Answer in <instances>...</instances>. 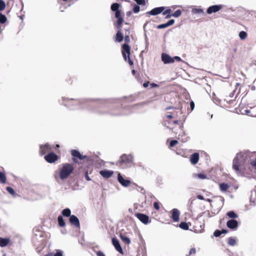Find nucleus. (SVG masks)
Here are the masks:
<instances>
[{
  "label": "nucleus",
  "mask_w": 256,
  "mask_h": 256,
  "mask_svg": "<svg viewBox=\"0 0 256 256\" xmlns=\"http://www.w3.org/2000/svg\"><path fill=\"white\" fill-rule=\"evenodd\" d=\"M254 157H256V152H252L246 150L239 152L233 160V169L237 173H240L245 162L248 160H251L252 158Z\"/></svg>",
  "instance_id": "1"
},
{
  "label": "nucleus",
  "mask_w": 256,
  "mask_h": 256,
  "mask_svg": "<svg viewBox=\"0 0 256 256\" xmlns=\"http://www.w3.org/2000/svg\"><path fill=\"white\" fill-rule=\"evenodd\" d=\"M74 167L72 164L66 163L62 164V167L59 169L58 176L61 180H64L72 173Z\"/></svg>",
  "instance_id": "2"
},
{
  "label": "nucleus",
  "mask_w": 256,
  "mask_h": 256,
  "mask_svg": "<svg viewBox=\"0 0 256 256\" xmlns=\"http://www.w3.org/2000/svg\"><path fill=\"white\" fill-rule=\"evenodd\" d=\"M132 163V157L131 155L122 154L116 162V164L124 168L130 166Z\"/></svg>",
  "instance_id": "3"
},
{
  "label": "nucleus",
  "mask_w": 256,
  "mask_h": 256,
  "mask_svg": "<svg viewBox=\"0 0 256 256\" xmlns=\"http://www.w3.org/2000/svg\"><path fill=\"white\" fill-rule=\"evenodd\" d=\"M122 54L124 59L128 61L130 66L134 64L133 61L130 58V47L127 44H124L122 46Z\"/></svg>",
  "instance_id": "4"
},
{
  "label": "nucleus",
  "mask_w": 256,
  "mask_h": 256,
  "mask_svg": "<svg viewBox=\"0 0 256 256\" xmlns=\"http://www.w3.org/2000/svg\"><path fill=\"white\" fill-rule=\"evenodd\" d=\"M168 122L170 125H172V124L178 125V126L179 128L180 129V130H181V132L178 134V136L177 137L178 139L179 140H181L183 142H185L186 141V138H182L183 136H186L185 134L184 131V129H183L184 126H183L182 123H180L178 120H169Z\"/></svg>",
  "instance_id": "5"
},
{
  "label": "nucleus",
  "mask_w": 256,
  "mask_h": 256,
  "mask_svg": "<svg viewBox=\"0 0 256 256\" xmlns=\"http://www.w3.org/2000/svg\"><path fill=\"white\" fill-rule=\"evenodd\" d=\"M240 83H236V88L233 90V92L230 93L229 96H226V98H224V100L226 101L228 104H233L236 100V97L234 98H232L234 96V94L235 92H236V94H238L240 92Z\"/></svg>",
  "instance_id": "6"
},
{
  "label": "nucleus",
  "mask_w": 256,
  "mask_h": 256,
  "mask_svg": "<svg viewBox=\"0 0 256 256\" xmlns=\"http://www.w3.org/2000/svg\"><path fill=\"white\" fill-rule=\"evenodd\" d=\"M70 154L72 156V161L76 164H80L78 160H82L88 158L86 156L81 154L80 152L76 150H70Z\"/></svg>",
  "instance_id": "7"
},
{
  "label": "nucleus",
  "mask_w": 256,
  "mask_h": 256,
  "mask_svg": "<svg viewBox=\"0 0 256 256\" xmlns=\"http://www.w3.org/2000/svg\"><path fill=\"white\" fill-rule=\"evenodd\" d=\"M52 147L49 144L46 143L44 144L40 145L39 153L41 156H43L52 152Z\"/></svg>",
  "instance_id": "8"
},
{
  "label": "nucleus",
  "mask_w": 256,
  "mask_h": 256,
  "mask_svg": "<svg viewBox=\"0 0 256 256\" xmlns=\"http://www.w3.org/2000/svg\"><path fill=\"white\" fill-rule=\"evenodd\" d=\"M59 157L54 152H50L44 156V160L48 163H54L57 161Z\"/></svg>",
  "instance_id": "9"
},
{
  "label": "nucleus",
  "mask_w": 256,
  "mask_h": 256,
  "mask_svg": "<svg viewBox=\"0 0 256 256\" xmlns=\"http://www.w3.org/2000/svg\"><path fill=\"white\" fill-rule=\"evenodd\" d=\"M246 114L252 117H256V104L254 105L252 104H248V108L244 110Z\"/></svg>",
  "instance_id": "10"
},
{
  "label": "nucleus",
  "mask_w": 256,
  "mask_h": 256,
  "mask_svg": "<svg viewBox=\"0 0 256 256\" xmlns=\"http://www.w3.org/2000/svg\"><path fill=\"white\" fill-rule=\"evenodd\" d=\"M134 215L142 222L145 224L150 222V220H149V216L145 214L136 213Z\"/></svg>",
  "instance_id": "11"
},
{
  "label": "nucleus",
  "mask_w": 256,
  "mask_h": 256,
  "mask_svg": "<svg viewBox=\"0 0 256 256\" xmlns=\"http://www.w3.org/2000/svg\"><path fill=\"white\" fill-rule=\"evenodd\" d=\"M162 60L164 64H172L174 62V58L166 53H162Z\"/></svg>",
  "instance_id": "12"
},
{
  "label": "nucleus",
  "mask_w": 256,
  "mask_h": 256,
  "mask_svg": "<svg viewBox=\"0 0 256 256\" xmlns=\"http://www.w3.org/2000/svg\"><path fill=\"white\" fill-rule=\"evenodd\" d=\"M118 31L116 35L115 40L117 42H121L124 39V34L122 32V26H117Z\"/></svg>",
  "instance_id": "13"
},
{
  "label": "nucleus",
  "mask_w": 256,
  "mask_h": 256,
  "mask_svg": "<svg viewBox=\"0 0 256 256\" xmlns=\"http://www.w3.org/2000/svg\"><path fill=\"white\" fill-rule=\"evenodd\" d=\"M165 9L164 6H160L153 8L150 11L147 12V14L156 16L162 12Z\"/></svg>",
  "instance_id": "14"
},
{
  "label": "nucleus",
  "mask_w": 256,
  "mask_h": 256,
  "mask_svg": "<svg viewBox=\"0 0 256 256\" xmlns=\"http://www.w3.org/2000/svg\"><path fill=\"white\" fill-rule=\"evenodd\" d=\"M118 182L124 186H128L130 184V181L125 180L120 174H118Z\"/></svg>",
  "instance_id": "15"
},
{
  "label": "nucleus",
  "mask_w": 256,
  "mask_h": 256,
  "mask_svg": "<svg viewBox=\"0 0 256 256\" xmlns=\"http://www.w3.org/2000/svg\"><path fill=\"white\" fill-rule=\"evenodd\" d=\"M70 222L73 226H74L76 228L80 227V224L79 222V220L78 218L74 215H72L69 218Z\"/></svg>",
  "instance_id": "16"
},
{
  "label": "nucleus",
  "mask_w": 256,
  "mask_h": 256,
  "mask_svg": "<svg viewBox=\"0 0 256 256\" xmlns=\"http://www.w3.org/2000/svg\"><path fill=\"white\" fill-rule=\"evenodd\" d=\"M222 8V6L220 5H214L210 6L206 10V12L208 14H211L212 12H216L219 11Z\"/></svg>",
  "instance_id": "17"
},
{
  "label": "nucleus",
  "mask_w": 256,
  "mask_h": 256,
  "mask_svg": "<svg viewBox=\"0 0 256 256\" xmlns=\"http://www.w3.org/2000/svg\"><path fill=\"white\" fill-rule=\"evenodd\" d=\"M180 213L178 210L174 208L172 210V218L174 222H177L180 220Z\"/></svg>",
  "instance_id": "18"
},
{
  "label": "nucleus",
  "mask_w": 256,
  "mask_h": 256,
  "mask_svg": "<svg viewBox=\"0 0 256 256\" xmlns=\"http://www.w3.org/2000/svg\"><path fill=\"white\" fill-rule=\"evenodd\" d=\"M227 226L230 229H236L238 226V222L235 220H230L226 222Z\"/></svg>",
  "instance_id": "19"
},
{
  "label": "nucleus",
  "mask_w": 256,
  "mask_h": 256,
  "mask_svg": "<svg viewBox=\"0 0 256 256\" xmlns=\"http://www.w3.org/2000/svg\"><path fill=\"white\" fill-rule=\"evenodd\" d=\"M112 243L115 248L119 252L122 254V248L119 243L118 240H117L116 238H112Z\"/></svg>",
  "instance_id": "20"
},
{
  "label": "nucleus",
  "mask_w": 256,
  "mask_h": 256,
  "mask_svg": "<svg viewBox=\"0 0 256 256\" xmlns=\"http://www.w3.org/2000/svg\"><path fill=\"white\" fill-rule=\"evenodd\" d=\"M100 174L104 178H108L112 176L114 172L108 170H102L100 172Z\"/></svg>",
  "instance_id": "21"
},
{
  "label": "nucleus",
  "mask_w": 256,
  "mask_h": 256,
  "mask_svg": "<svg viewBox=\"0 0 256 256\" xmlns=\"http://www.w3.org/2000/svg\"><path fill=\"white\" fill-rule=\"evenodd\" d=\"M200 158L199 154L198 152H195L192 154L190 157V162L192 164H196Z\"/></svg>",
  "instance_id": "22"
},
{
  "label": "nucleus",
  "mask_w": 256,
  "mask_h": 256,
  "mask_svg": "<svg viewBox=\"0 0 256 256\" xmlns=\"http://www.w3.org/2000/svg\"><path fill=\"white\" fill-rule=\"evenodd\" d=\"M115 17L118 18L117 26H121L124 22V19L121 16V12L120 10L115 12Z\"/></svg>",
  "instance_id": "23"
},
{
  "label": "nucleus",
  "mask_w": 256,
  "mask_h": 256,
  "mask_svg": "<svg viewBox=\"0 0 256 256\" xmlns=\"http://www.w3.org/2000/svg\"><path fill=\"white\" fill-rule=\"evenodd\" d=\"M174 22V20L172 19L170 20L168 22L164 24H159L157 26L158 29L164 28L172 25Z\"/></svg>",
  "instance_id": "24"
},
{
  "label": "nucleus",
  "mask_w": 256,
  "mask_h": 256,
  "mask_svg": "<svg viewBox=\"0 0 256 256\" xmlns=\"http://www.w3.org/2000/svg\"><path fill=\"white\" fill-rule=\"evenodd\" d=\"M10 242V240L8 238H2L0 237V246L1 247H4L6 246Z\"/></svg>",
  "instance_id": "25"
},
{
  "label": "nucleus",
  "mask_w": 256,
  "mask_h": 256,
  "mask_svg": "<svg viewBox=\"0 0 256 256\" xmlns=\"http://www.w3.org/2000/svg\"><path fill=\"white\" fill-rule=\"evenodd\" d=\"M219 186L220 190L224 192L226 191L230 187L228 184L224 182L220 184Z\"/></svg>",
  "instance_id": "26"
},
{
  "label": "nucleus",
  "mask_w": 256,
  "mask_h": 256,
  "mask_svg": "<svg viewBox=\"0 0 256 256\" xmlns=\"http://www.w3.org/2000/svg\"><path fill=\"white\" fill-rule=\"evenodd\" d=\"M250 166L251 171L254 170V172H256V158L254 160H251Z\"/></svg>",
  "instance_id": "27"
},
{
  "label": "nucleus",
  "mask_w": 256,
  "mask_h": 256,
  "mask_svg": "<svg viewBox=\"0 0 256 256\" xmlns=\"http://www.w3.org/2000/svg\"><path fill=\"white\" fill-rule=\"evenodd\" d=\"M58 226L60 227H64L66 226V222L62 216H59L58 218Z\"/></svg>",
  "instance_id": "28"
},
{
  "label": "nucleus",
  "mask_w": 256,
  "mask_h": 256,
  "mask_svg": "<svg viewBox=\"0 0 256 256\" xmlns=\"http://www.w3.org/2000/svg\"><path fill=\"white\" fill-rule=\"evenodd\" d=\"M62 214L63 216H66V217H69V216L70 217L72 216L70 214H71V211L68 208H65V209L63 210L62 212Z\"/></svg>",
  "instance_id": "29"
},
{
  "label": "nucleus",
  "mask_w": 256,
  "mask_h": 256,
  "mask_svg": "<svg viewBox=\"0 0 256 256\" xmlns=\"http://www.w3.org/2000/svg\"><path fill=\"white\" fill-rule=\"evenodd\" d=\"M6 182V174L2 172H0V183L4 184Z\"/></svg>",
  "instance_id": "30"
},
{
  "label": "nucleus",
  "mask_w": 256,
  "mask_h": 256,
  "mask_svg": "<svg viewBox=\"0 0 256 256\" xmlns=\"http://www.w3.org/2000/svg\"><path fill=\"white\" fill-rule=\"evenodd\" d=\"M180 228L184 230H188L189 228V225L188 223L186 222H182L179 224Z\"/></svg>",
  "instance_id": "31"
},
{
  "label": "nucleus",
  "mask_w": 256,
  "mask_h": 256,
  "mask_svg": "<svg viewBox=\"0 0 256 256\" xmlns=\"http://www.w3.org/2000/svg\"><path fill=\"white\" fill-rule=\"evenodd\" d=\"M226 215L230 218H236L238 217V215L234 211H230L227 212Z\"/></svg>",
  "instance_id": "32"
},
{
  "label": "nucleus",
  "mask_w": 256,
  "mask_h": 256,
  "mask_svg": "<svg viewBox=\"0 0 256 256\" xmlns=\"http://www.w3.org/2000/svg\"><path fill=\"white\" fill-rule=\"evenodd\" d=\"M194 177L202 180L206 179L207 178L206 175L204 174H194Z\"/></svg>",
  "instance_id": "33"
},
{
  "label": "nucleus",
  "mask_w": 256,
  "mask_h": 256,
  "mask_svg": "<svg viewBox=\"0 0 256 256\" xmlns=\"http://www.w3.org/2000/svg\"><path fill=\"white\" fill-rule=\"evenodd\" d=\"M120 238L122 241H124L126 244H128L130 243V239L127 237L126 236H124L123 235H120Z\"/></svg>",
  "instance_id": "34"
},
{
  "label": "nucleus",
  "mask_w": 256,
  "mask_h": 256,
  "mask_svg": "<svg viewBox=\"0 0 256 256\" xmlns=\"http://www.w3.org/2000/svg\"><path fill=\"white\" fill-rule=\"evenodd\" d=\"M120 4L118 3H114L111 6V10L114 12H116L119 10Z\"/></svg>",
  "instance_id": "35"
},
{
  "label": "nucleus",
  "mask_w": 256,
  "mask_h": 256,
  "mask_svg": "<svg viewBox=\"0 0 256 256\" xmlns=\"http://www.w3.org/2000/svg\"><path fill=\"white\" fill-rule=\"evenodd\" d=\"M248 36L247 33L244 31H241L239 33V36L240 38L244 40Z\"/></svg>",
  "instance_id": "36"
},
{
  "label": "nucleus",
  "mask_w": 256,
  "mask_h": 256,
  "mask_svg": "<svg viewBox=\"0 0 256 256\" xmlns=\"http://www.w3.org/2000/svg\"><path fill=\"white\" fill-rule=\"evenodd\" d=\"M162 14L163 15H166V18H170V17L172 16V14H170L171 13V10L170 9H168V10H164L162 12Z\"/></svg>",
  "instance_id": "37"
},
{
  "label": "nucleus",
  "mask_w": 256,
  "mask_h": 256,
  "mask_svg": "<svg viewBox=\"0 0 256 256\" xmlns=\"http://www.w3.org/2000/svg\"><path fill=\"white\" fill-rule=\"evenodd\" d=\"M228 242L229 245L233 246L236 244V240L234 238L230 237L228 239Z\"/></svg>",
  "instance_id": "38"
},
{
  "label": "nucleus",
  "mask_w": 256,
  "mask_h": 256,
  "mask_svg": "<svg viewBox=\"0 0 256 256\" xmlns=\"http://www.w3.org/2000/svg\"><path fill=\"white\" fill-rule=\"evenodd\" d=\"M7 20L6 16L2 13L0 14V23L4 24Z\"/></svg>",
  "instance_id": "39"
},
{
  "label": "nucleus",
  "mask_w": 256,
  "mask_h": 256,
  "mask_svg": "<svg viewBox=\"0 0 256 256\" xmlns=\"http://www.w3.org/2000/svg\"><path fill=\"white\" fill-rule=\"evenodd\" d=\"M182 14V11L180 10H178L174 13L172 14V16L178 18Z\"/></svg>",
  "instance_id": "40"
},
{
  "label": "nucleus",
  "mask_w": 256,
  "mask_h": 256,
  "mask_svg": "<svg viewBox=\"0 0 256 256\" xmlns=\"http://www.w3.org/2000/svg\"><path fill=\"white\" fill-rule=\"evenodd\" d=\"M6 8V4L2 0H0V11L4 10Z\"/></svg>",
  "instance_id": "41"
},
{
  "label": "nucleus",
  "mask_w": 256,
  "mask_h": 256,
  "mask_svg": "<svg viewBox=\"0 0 256 256\" xmlns=\"http://www.w3.org/2000/svg\"><path fill=\"white\" fill-rule=\"evenodd\" d=\"M178 141L177 140H172L170 142L169 147L170 148H172L174 147L175 145L178 144Z\"/></svg>",
  "instance_id": "42"
},
{
  "label": "nucleus",
  "mask_w": 256,
  "mask_h": 256,
  "mask_svg": "<svg viewBox=\"0 0 256 256\" xmlns=\"http://www.w3.org/2000/svg\"><path fill=\"white\" fill-rule=\"evenodd\" d=\"M196 248H192L188 252V254H186V256H190L191 255H194L196 254Z\"/></svg>",
  "instance_id": "43"
},
{
  "label": "nucleus",
  "mask_w": 256,
  "mask_h": 256,
  "mask_svg": "<svg viewBox=\"0 0 256 256\" xmlns=\"http://www.w3.org/2000/svg\"><path fill=\"white\" fill-rule=\"evenodd\" d=\"M192 12L194 14L204 13L203 10L201 8H194L192 10Z\"/></svg>",
  "instance_id": "44"
},
{
  "label": "nucleus",
  "mask_w": 256,
  "mask_h": 256,
  "mask_svg": "<svg viewBox=\"0 0 256 256\" xmlns=\"http://www.w3.org/2000/svg\"><path fill=\"white\" fill-rule=\"evenodd\" d=\"M6 190L10 194H14L15 193L14 190L12 187L8 186L6 187Z\"/></svg>",
  "instance_id": "45"
},
{
  "label": "nucleus",
  "mask_w": 256,
  "mask_h": 256,
  "mask_svg": "<svg viewBox=\"0 0 256 256\" xmlns=\"http://www.w3.org/2000/svg\"><path fill=\"white\" fill-rule=\"evenodd\" d=\"M140 8L138 6L134 4V6L133 8V12L134 13H138L140 12Z\"/></svg>",
  "instance_id": "46"
},
{
  "label": "nucleus",
  "mask_w": 256,
  "mask_h": 256,
  "mask_svg": "<svg viewBox=\"0 0 256 256\" xmlns=\"http://www.w3.org/2000/svg\"><path fill=\"white\" fill-rule=\"evenodd\" d=\"M154 208L156 210H160V202H154Z\"/></svg>",
  "instance_id": "47"
},
{
  "label": "nucleus",
  "mask_w": 256,
  "mask_h": 256,
  "mask_svg": "<svg viewBox=\"0 0 256 256\" xmlns=\"http://www.w3.org/2000/svg\"><path fill=\"white\" fill-rule=\"evenodd\" d=\"M222 234V232L220 230H216L214 233V236L216 237L220 236Z\"/></svg>",
  "instance_id": "48"
},
{
  "label": "nucleus",
  "mask_w": 256,
  "mask_h": 256,
  "mask_svg": "<svg viewBox=\"0 0 256 256\" xmlns=\"http://www.w3.org/2000/svg\"><path fill=\"white\" fill-rule=\"evenodd\" d=\"M130 28H128L124 29V36H130Z\"/></svg>",
  "instance_id": "49"
},
{
  "label": "nucleus",
  "mask_w": 256,
  "mask_h": 256,
  "mask_svg": "<svg viewBox=\"0 0 256 256\" xmlns=\"http://www.w3.org/2000/svg\"><path fill=\"white\" fill-rule=\"evenodd\" d=\"M124 41H125V44H128V43L130 42V36H124Z\"/></svg>",
  "instance_id": "50"
},
{
  "label": "nucleus",
  "mask_w": 256,
  "mask_h": 256,
  "mask_svg": "<svg viewBox=\"0 0 256 256\" xmlns=\"http://www.w3.org/2000/svg\"><path fill=\"white\" fill-rule=\"evenodd\" d=\"M54 256H62V251L58 250L54 254Z\"/></svg>",
  "instance_id": "51"
},
{
  "label": "nucleus",
  "mask_w": 256,
  "mask_h": 256,
  "mask_svg": "<svg viewBox=\"0 0 256 256\" xmlns=\"http://www.w3.org/2000/svg\"><path fill=\"white\" fill-rule=\"evenodd\" d=\"M174 58V60H176L177 62H180L182 61V59L179 56H176L174 57L173 58Z\"/></svg>",
  "instance_id": "52"
},
{
  "label": "nucleus",
  "mask_w": 256,
  "mask_h": 256,
  "mask_svg": "<svg viewBox=\"0 0 256 256\" xmlns=\"http://www.w3.org/2000/svg\"><path fill=\"white\" fill-rule=\"evenodd\" d=\"M96 256H105V255L101 251H98L96 252Z\"/></svg>",
  "instance_id": "53"
},
{
  "label": "nucleus",
  "mask_w": 256,
  "mask_h": 256,
  "mask_svg": "<svg viewBox=\"0 0 256 256\" xmlns=\"http://www.w3.org/2000/svg\"><path fill=\"white\" fill-rule=\"evenodd\" d=\"M166 118L170 120V119L173 118V116L172 114H166Z\"/></svg>",
  "instance_id": "54"
},
{
  "label": "nucleus",
  "mask_w": 256,
  "mask_h": 256,
  "mask_svg": "<svg viewBox=\"0 0 256 256\" xmlns=\"http://www.w3.org/2000/svg\"><path fill=\"white\" fill-rule=\"evenodd\" d=\"M190 107L192 110H193L194 107V103L193 101L190 102Z\"/></svg>",
  "instance_id": "55"
},
{
  "label": "nucleus",
  "mask_w": 256,
  "mask_h": 256,
  "mask_svg": "<svg viewBox=\"0 0 256 256\" xmlns=\"http://www.w3.org/2000/svg\"><path fill=\"white\" fill-rule=\"evenodd\" d=\"M196 198L199 199V200H204V196L202 195H200V194H198L196 196Z\"/></svg>",
  "instance_id": "56"
},
{
  "label": "nucleus",
  "mask_w": 256,
  "mask_h": 256,
  "mask_svg": "<svg viewBox=\"0 0 256 256\" xmlns=\"http://www.w3.org/2000/svg\"><path fill=\"white\" fill-rule=\"evenodd\" d=\"M149 82H144V84H143V86L144 88H147L148 86V84H149Z\"/></svg>",
  "instance_id": "57"
},
{
  "label": "nucleus",
  "mask_w": 256,
  "mask_h": 256,
  "mask_svg": "<svg viewBox=\"0 0 256 256\" xmlns=\"http://www.w3.org/2000/svg\"><path fill=\"white\" fill-rule=\"evenodd\" d=\"M86 178L87 180H90V177L88 175V172H86Z\"/></svg>",
  "instance_id": "58"
},
{
  "label": "nucleus",
  "mask_w": 256,
  "mask_h": 256,
  "mask_svg": "<svg viewBox=\"0 0 256 256\" xmlns=\"http://www.w3.org/2000/svg\"><path fill=\"white\" fill-rule=\"evenodd\" d=\"M150 85L152 86V87H158V86L156 84H154V83H152L150 84Z\"/></svg>",
  "instance_id": "59"
},
{
  "label": "nucleus",
  "mask_w": 256,
  "mask_h": 256,
  "mask_svg": "<svg viewBox=\"0 0 256 256\" xmlns=\"http://www.w3.org/2000/svg\"><path fill=\"white\" fill-rule=\"evenodd\" d=\"M172 131L174 132L176 134L178 133L177 132H176L175 130H174V127H172L171 128Z\"/></svg>",
  "instance_id": "60"
},
{
  "label": "nucleus",
  "mask_w": 256,
  "mask_h": 256,
  "mask_svg": "<svg viewBox=\"0 0 256 256\" xmlns=\"http://www.w3.org/2000/svg\"><path fill=\"white\" fill-rule=\"evenodd\" d=\"M222 232V234H226L227 232V230H220Z\"/></svg>",
  "instance_id": "61"
},
{
  "label": "nucleus",
  "mask_w": 256,
  "mask_h": 256,
  "mask_svg": "<svg viewBox=\"0 0 256 256\" xmlns=\"http://www.w3.org/2000/svg\"><path fill=\"white\" fill-rule=\"evenodd\" d=\"M237 50H238V48H237L236 46H235L233 49V51L234 52H237Z\"/></svg>",
  "instance_id": "62"
},
{
  "label": "nucleus",
  "mask_w": 256,
  "mask_h": 256,
  "mask_svg": "<svg viewBox=\"0 0 256 256\" xmlns=\"http://www.w3.org/2000/svg\"><path fill=\"white\" fill-rule=\"evenodd\" d=\"M58 176L57 175L56 173V172L55 174H54V178L58 180Z\"/></svg>",
  "instance_id": "63"
},
{
  "label": "nucleus",
  "mask_w": 256,
  "mask_h": 256,
  "mask_svg": "<svg viewBox=\"0 0 256 256\" xmlns=\"http://www.w3.org/2000/svg\"><path fill=\"white\" fill-rule=\"evenodd\" d=\"M132 72L133 75H135L136 74V71L135 70H132Z\"/></svg>",
  "instance_id": "64"
}]
</instances>
